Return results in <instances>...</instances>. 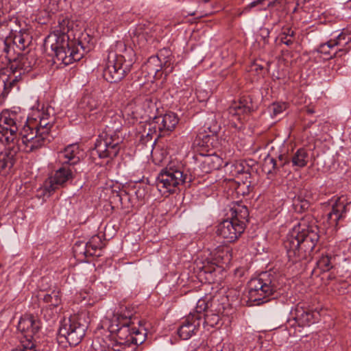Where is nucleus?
I'll return each instance as SVG.
<instances>
[{"label": "nucleus", "mask_w": 351, "mask_h": 351, "mask_svg": "<svg viewBox=\"0 0 351 351\" xmlns=\"http://www.w3.org/2000/svg\"><path fill=\"white\" fill-rule=\"evenodd\" d=\"M38 118L27 117V122L19 133L23 151L27 153L40 149L53 138L51 132L54 126V117L48 112H43Z\"/></svg>", "instance_id": "1"}, {"label": "nucleus", "mask_w": 351, "mask_h": 351, "mask_svg": "<svg viewBox=\"0 0 351 351\" xmlns=\"http://www.w3.org/2000/svg\"><path fill=\"white\" fill-rule=\"evenodd\" d=\"M66 27L65 21L59 23L58 27L51 32L45 40V47L54 52L58 60L66 65L74 61H79L84 56V48L78 43L77 45L69 42L66 34Z\"/></svg>", "instance_id": "2"}, {"label": "nucleus", "mask_w": 351, "mask_h": 351, "mask_svg": "<svg viewBox=\"0 0 351 351\" xmlns=\"http://www.w3.org/2000/svg\"><path fill=\"white\" fill-rule=\"evenodd\" d=\"M117 47L123 49L121 53L110 51L106 59L103 75L110 83L121 80L130 71L135 62V52L131 47H127L123 43H118Z\"/></svg>", "instance_id": "3"}, {"label": "nucleus", "mask_w": 351, "mask_h": 351, "mask_svg": "<svg viewBox=\"0 0 351 351\" xmlns=\"http://www.w3.org/2000/svg\"><path fill=\"white\" fill-rule=\"evenodd\" d=\"M278 282L271 271H265L247 283V302L250 305H261L277 296Z\"/></svg>", "instance_id": "4"}, {"label": "nucleus", "mask_w": 351, "mask_h": 351, "mask_svg": "<svg viewBox=\"0 0 351 351\" xmlns=\"http://www.w3.org/2000/svg\"><path fill=\"white\" fill-rule=\"evenodd\" d=\"M25 122L27 117L24 112L3 110L0 114V141L7 145H17L23 150L19 133Z\"/></svg>", "instance_id": "5"}, {"label": "nucleus", "mask_w": 351, "mask_h": 351, "mask_svg": "<svg viewBox=\"0 0 351 351\" xmlns=\"http://www.w3.org/2000/svg\"><path fill=\"white\" fill-rule=\"evenodd\" d=\"M191 182V178L184 173L183 167L171 162L161 170L156 179V186L164 195L173 193L181 185Z\"/></svg>", "instance_id": "6"}, {"label": "nucleus", "mask_w": 351, "mask_h": 351, "mask_svg": "<svg viewBox=\"0 0 351 351\" xmlns=\"http://www.w3.org/2000/svg\"><path fill=\"white\" fill-rule=\"evenodd\" d=\"M178 121L177 115L171 112L154 117L148 125V132L145 136L141 135L140 142L146 145L152 141L154 134H157L158 137L169 135L174 130Z\"/></svg>", "instance_id": "7"}, {"label": "nucleus", "mask_w": 351, "mask_h": 351, "mask_svg": "<svg viewBox=\"0 0 351 351\" xmlns=\"http://www.w3.org/2000/svg\"><path fill=\"white\" fill-rule=\"evenodd\" d=\"M312 215L303 217L287 234V241H319V228Z\"/></svg>", "instance_id": "8"}, {"label": "nucleus", "mask_w": 351, "mask_h": 351, "mask_svg": "<svg viewBox=\"0 0 351 351\" xmlns=\"http://www.w3.org/2000/svg\"><path fill=\"white\" fill-rule=\"evenodd\" d=\"M121 142L122 138L120 135H113L102 132L96 140L92 154H96L101 158H113L118 155Z\"/></svg>", "instance_id": "9"}, {"label": "nucleus", "mask_w": 351, "mask_h": 351, "mask_svg": "<svg viewBox=\"0 0 351 351\" xmlns=\"http://www.w3.org/2000/svg\"><path fill=\"white\" fill-rule=\"evenodd\" d=\"M86 326L80 322L77 316L64 319L60 324L58 337L64 338L71 346L79 344L85 335Z\"/></svg>", "instance_id": "10"}, {"label": "nucleus", "mask_w": 351, "mask_h": 351, "mask_svg": "<svg viewBox=\"0 0 351 351\" xmlns=\"http://www.w3.org/2000/svg\"><path fill=\"white\" fill-rule=\"evenodd\" d=\"M17 55L12 57L9 67L12 72L28 73L38 64V57L35 50L28 49L26 52L16 51Z\"/></svg>", "instance_id": "11"}, {"label": "nucleus", "mask_w": 351, "mask_h": 351, "mask_svg": "<svg viewBox=\"0 0 351 351\" xmlns=\"http://www.w3.org/2000/svg\"><path fill=\"white\" fill-rule=\"evenodd\" d=\"M93 123H102L105 126L104 132L119 135L122 128V117L113 110H104L101 114L93 115Z\"/></svg>", "instance_id": "12"}, {"label": "nucleus", "mask_w": 351, "mask_h": 351, "mask_svg": "<svg viewBox=\"0 0 351 351\" xmlns=\"http://www.w3.org/2000/svg\"><path fill=\"white\" fill-rule=\"evenodd\" d=\"M75 171V168L62 165V167L55 171L54 175L45 182L43 186L45 191L49 194L54 192L69 180L73 179Z\"/></svg>", "instance_id": "13"}, {"label": "nucleus", "mask_w": 351, "mask_h": 351, "mask_svg": "<svg viewBox=\"0 0 351 351\" xmlns=\"http://www.w3.org/2000/svg\"><path fill=\"white\" fill-rule=\"evenodd\" d=\"M254 110L252 99L250 96H243L238 101H234L228 108L225 114H227L230 121L236 127L235 121H241L245 114L250 113Z\"/></svg>", "instance_id": "14"}, {"label": "nucleus", "mask_w": 351, "mask_h": 351, "mask_svg": "<svg viewBox=\"0 0 351 351\" xmlns=\"http://www.w3.org/2000/svg\"><path fill=\"white\" fill-rule=\"evenodd\" d=\"M294 323L289 320V324L292 328L295 324L298 325V327H304L310 326L314 324L319 319V314L317 311H313L309 308L298 304L295 309L291 313ZM289 333L292 334L291 328L289 329Z\"/></svg>", "instance_id": "15"}, {"label": "nucleus", "mask_w": 351, "mask_h": 351, "mask_svg": "<svg viewBox=\"0 0 351 351\" xmlns=\"http://www.w3.org/2000/svg\"><path fill=\"white\" fill-rule=\"evenodd\" d=\"M245 226L243 223H237L235 221L226 219L217 227V235L223 239H229L228 241H235L244 232Z\"/></svg>", "instance_id": "16"}, {"label": "nucleus", "mask_w": 351, "mask_h": 351, "mask_svg": "<svg viewBox=\"0 0 351 351\" xmlns=\"http://www.w3.org/2000/svg\"><path fill=\"white\" fill-rule=\"evenodd\" d=\"M101 101L98 97L93 94L84 95L79 103V108L83 110L84 118L89 122L93 123V115L101 114L104 111L100 108Z\"/></svg>", "instance_id": "17"}, {"label": "nucleus", "mask_w": 351, "mask_h": 351, "mask_svg": "<svg viewBox=\"0 0 351 351\" xmlns=\"http://www.w3.org/2000/svg\"><path fill=\"white\" fill-rule=\"evenodd\" d=\"M201 323L199 315L189 314L181 322L178 329V335L181 339L187 340L197 333Z\"/></svg>", "instance_id": "18"}, {"label": "nucleus", "mask_w": 351, "mask_h": 351, "mask_svg": "<svg viewBox=\"0 0 351 351\" xmlns=\"http://www.w3.org/2000/svg\"><path fill=\"white\" fill-rule=\"evenodd\" d=\"M82 154V150L80 148L78 144L69 145L58 153V162L61 165L74 168V166L80 162Z\"/></svg>", "instance_id": "19"}, {"label": "nucleus", "mask_w": 351, "mask_h": 351, "mask_svg": "<svg viewBox=\"0 0 351 351\" xmlns=\"http://www.w3.org/2000/svg\"><path fill=\"white\" fill-rule=\"evenodd\" d=\"M308 243H290L287 247V256L292 262L306 259L311 256L314 245H308Z\"/></svg>", "instance_id": "20"}, {"label": "nucleus", "mask_w": 351, "mask_h": 351, "mask_svg": "<svg viewBox=\"0 0 351 351\" xmlns=\"http://www.w3.org/2000/svg\"><path fill=\"white\" fill-rule=\"evenodd\" d=\"M126 317L125 316V318ZM136 323L134 321L123 319L121 324H116L112 322L110 325V331L115 332L117 335V339L119 341L124 342L127 344L130 345V337L132 336V326Z\"/></svg>", "instance_id": "21"}, {"label": "nucleus", "mask_w": 351, "mask_h": 351, "mask_svg": "<svg viewBox=\"0 0 351 351\" xmlns=\"http://www.w3.org/2000/svg\"><path fill=\"white\" fill-rule=\"evenodd\" d=\"M229 210L226 213L228 219L237 223H243L246 226L248 221L249 211L246 206L239 202H232L230 206Z\"/></svg>", "instance_id": "22"}, {"label": "nucleus", "mask_w": 351, "mask_h": 351, "mask_svg": "<svg viewBox=\"0 0 351 351\" xmlns=\"http://www.w3.org/2000/svg\"><path fill=\"white\" fill-rule=\"evenodd\" d=\"M12 74L9 75V80L5 81L4 80L1 82V86L3 87V90L0 95V104H2L8 95L9 94L10 90L14 87L19 89L18 83L22 80V76L25 75V73H22V72L16 71L12 72L11 71Z\"/></svg>", "instance_id": "23"}, {"label": "nucleus", "mask_w": 351, "mask_h": 351, "mask_svg": "<svg viewBox=\"0 0 351 351\" xmlns=\"http://www.w3.org/2000/svg\"><path fill=\"white\" fill-rule=\"evenodd\" d=\"M347 204L338 198L332 206L331 210L327 214V221L330 226H337L338 221L344 217Z\"/></svg>", "instance_id": "24"}, {"label": "nucleus", "mask_w": 351, "mask_h": 351, "mask_svg": "<svg viewBox=\"0 0 351 351\" xmlns=\"http://www.w3.org/2000/svg\"><path fill=\"white\" fill-rule=\"evenodd\" d=\"M162 64L160 63V59L156 56L150 57L147 61L142 66V70L147 73V75L153 80H158L162 75Z\"/></svg>", "instance_id": "25"}, {"label": "nucleus", "mask_w": 351, "mask_h": 351, "mask_svg": "<svg viewBox=\"0 0 351 351\" xmlns=\"http://www.w3.org/2000/svg\"><path fill=\"white\" fill-rule=\"evenodd\" d=\"M12 42V50L16 51H25L29 48L32 42V37L26 30H20L18 33L15 34L13 38L11 39Z\"/></svg>", "instance_id": "26"}, {"label": "nucleus", "mask_w": 351, "mask_h": 351, "mask_svg": "<svg viewBox=\"0 0 351 351\" xmlns=\"http://www.w3.org/2000/svg\"><path fill=\"white\" fill-rule=\"evenodd\" d=\"M200 168L205 173L218 169L221 165V158L216 154L201 155Z\"/></svg>", "instance_id": "27"}, {"label": "nucleus", "mask_w": 351, "mask_h": 351, "mask_svg": "<svg viewBox=\"0 0 351 351\" xmlns=\"http://www.w3.org/2000/svg\"><path fill=\"white\" fill-rule=\"evenodd\" d=\"M156 58L160 59V63L162 66V73L165 76L168 75L173 71V59L171 51L167 49L160 50L157 55Z\"/></svg>", "instance_id": "28"}, {"label": "nucleus", "mask_w": 351, "mask_h": 351, "mask_svg": "<svg viewBox=\"0 0 351 351\" xmlns=\"http://www.w3.org/2000/svg\"><path fill=\"white\" fill-rule=\"evenodd\" d=\"M309 152L304 147L298 149L291 156V162L293 167L303 168L306 167L309 160Z\"/></svg>", "instance_id": "29"}, {"label": "nucleus", "mask_w": 351, "mask_h": 351, "mask_svg": "<svg viewBox=\"0 0 351 351\" xmlns=\"http://www.w3.org/2000/svg\"><path fill=\"white\" fill-rule=\"evenodd\" d=\"M334 47L333 45L329 44V40L325 43L321 44L317 51L322 54L326 56V59H332L336 57H341L343 55L347 53L349 51L348 48H341L337 51L333 55H330V49Z\"/></svg>", "instance_id": "30"}, {"label": "nucleus", "mask_w": 351, "mask_h": 351, "mask_svg": "<svg viewBox=\"0 0 351 351\" xmlns=\"http://www.w3.org/2000/svg\"><path fill=\"white\" fill-rule=\"evenodd\" d=\"M351 43V32L343 29L342 32L334 39L329 40V44L335 46H341L346 48V45Z\"/></svg>", "instance_id": "31"}, {"label": "nucleus", "mask_w": 351, "mask_h": 351, "mask_svg": "<svg viewBox=\"0 0 351 351\" xmlns=\"http://www.w3.org/2000/svg\"><path fill=\"white\" fill-rule=\"evenodd\" d=\"M44 302L48 304L50 306L57 307L61 302V293L59 289L53 290L50 293H45L43 297Z\"/></svg>", "instance_id": "32"}, {"label": "nucleus", "mask_w": 351, "mask_h": 351, "mask_svg": "<svg viewBox=\"0 0 351 351\" xmlns=\"http://www.w3.org/2000/svg\"><path fill=\"white\" fill-rule=\"evenodd\" d=\"M14 163V154L11 152L0 153V173L11 169Z\"/></svg>", "instance_id": "33"}, {"label": "nucleus", "mask_w": 351, "mask_h": 351, "mask_svg": "<svg viewBox=\"0 0 351 351\" xmlns=\"http://www.w3.org/2000/svg\"><path fill=\"white\" fill-rule=\"evenodd\" d=\"M220 309L218 310L217 313H214L213 310H207L205 314L203 315L204 324L209 326L210 327L217 326L221 322V317L219 315Z\"/></svg>", "instance_id": "34"}, {"label": "nucleus", "mask_w": 351, "mask_h": 351, "mask_svg": "<svg viewBox=\"0 0 351 351\" xmlns=\"http://www.w3.org/2000/svg\"><path fill=\"white\" fill-rule=\"evenodd\" d=\"M133 310L130 309L128 307L121 308V310L117 313L116 315H114V319H112V322L116 323V324H121L123 319H125L134 321H137V323L139 324V322L136 319V317H133Z\"/></svg>", "instance_id": "35"}, {"label": "nucleus", "mask_w": 351, "mask_h": 351, "mask_svg": "<svg viewBox=\"0 0 351 351\" xmlns=\"http://www.w3.org/2000/svg\"><path fill=\"white\" fill-rule=\"evenodd\" d=\"M146 339V332L143 328H136L135 325L132 326V336L130 337V345H141Z\"/></svg>", "instance_id": "36"}, {"label": "nucleus", "mask_w": 351, "mask_h": 351, "mask_svg": "<svg viewBox=\"0 0 351 351\" xmlns=\"http://www.w3.org/2000/svg\"><path fill=\"white\" fill-rule=\"evenodd\" d=\"M85 244V251L84 254L86 256H100L99 251L105 247V243H84Z\"/></svg>", "instance_id": "37"}, {"label": "nucleus", "mask_w": 351, "mask_h": 351, "mask_svg": "<svg viewBox=\"0 0 351 351\" xmlns=\"http://www.w3.org/2000/svg\"><path fill=\"white\" fill-rule=\"evenodd\" d=\"M208 129H209L211 134L199 133L197 135L196 141H199L197 143L199 145L206 147H209L210 145L213 144L214 136L217 133V130L215 128L212 130L210 127H208Z\"/></svg>", "instance_id": "38"}, {"label": "nucleus", "mask_w": 351, "mask_h": 351, "mask_svg": "<svg viewBox=\"0 0 351 351\" xmlns=\"http://www.w3.org/2000/svg\"><path fill=\"white\" fill-rule=\"evenodd\" d=\"M226 168L232 177L239 179L241 173H243L247 167L241 162H235L232 164L227 165Z\"/></svg>", "instance_id": "39"}, {"label": "nucleus", "mask_w": 351, "mask_h": 351, "mask_svg": "<svg viewBox=\"0 0 351 351\" xmlns=\"http://www.w3.org/2000/svg\"><path fill=\"white\" fill-rule=\"evenodd\" d=\"M12 50V47L11 45V39L0 38V57L4 56L10 62L12 58L11 54Z\"/></svg>", "instance_id": "40"}, {"label": "nucleus", "mask_w": 351, "mask_h": 351, "mask_svg": "<svg viewBox=\"0 0 351 351\" xmlns=\"http://www.w3.org/2000/svg\"><path fill=\"white\" fill-rule=\"evenodd\" d=\"M289 162H291V158H289L288 156L285 154H280L278 160L269 158L265 161L266 163L269 162V165H271L274 169L283 167Z\"/></svg>", "instance_id": "41"}, {"label": "nucleus", "mask_w": 351, "mask_h": 351, "mask_svg": "<svg viewBox=\"0 0 351 351\" xmlns=\"http://www.w3.org/2000/svg\"><path fill=\"white\" fill-rule=\"evenodd\" d=\"M295 32L290 27H285L280 34V41L287 46L291 45L294 42Z\"/></svg>", "instance_id": "42"}, {"label": "nucleus", "mask_w": 351, "mask_h": 351, "mask_svg": "<svg viewBox=\"0 0 351 351\" xmlns=\"http://www.w3.org/2000/svg\"><path fill=\"white\" fill-rule=\"evenodd\" d=\"M332 257L331 256L325 255L322 256L317 262V265L319 269L323 272L330 271L332 267V263L331 262Z\"/></svg>", "instance_id": "43"}, {"label": "nucleus", "mask_w": 351, "mask_h": 351, "mask_svg": "<svg viewBox=\"0 0 351 351\" xmlns=\"http://www.w3.org/2000/svg\"><path fill=\"white\" fill-rule=\"evenodd\" d=\"M287 107V105L286 103L275 102L269 106L268 109L271 113V117H276L279 114L282 113L284 110H285Z\"/></svg>", "instance_id": "44"}, {"label": "nucleus", "mask_w": 351, "mask_h": 351, "mask_svg": "<svg viewBox=\"0 0 351 351\" xmlns=\"http://www.w3.org/2000/svg\"><path fill=\"white\" fill-rule=\"evenodd\" d=\"M208 309V304L204 300H199L195 310L191 312L189 314H197L199 315L201 321L202 322L203 315L205 314Z\"/></svg>", "instance_id": "45"}, {"label": "nucleus", "mask_w": 351, "mask_h": 351, "mask_svg": "<svg viewBox=\"0 0 351 351\" xmlns=\"http://www.w3.org/2000/svg\"><path fill=\"white\" fill-rule=\"evenodd\" d=\"M294 206L298 212H304L310 206V202L308 200L298 198L294 202Z\"/></svg>", "instance_id": "46"}, {"label": "nucleus", "mask_w": 351, "mask_h": 351, "mask_svg": "<svg viewBox=\"0 0 351 351\" xmlns=\"http://www.w3.org/2000/svg\"><path fill=\"white\" fill-rule=\"evenodd\" d=\"M217 271H220L221 267L213 263H208L202 267V271H204V274L213 275Z\"/></svg>", "instance_id": "47"}, {"label": "nucleus", "mask_w": 351, "mask_h": 351, "mask_svg": "<svg viewBox=\"0 0 351 351\" xmlns=\"http://www.w3.org/2000/svg\"><path fill=\"white\" fill-rule=\"evenodd\" d=\"M130 346V345L129 344L115 340L114 342L112 343V351H125Z\"/></svg>", "instance_id": "48"}, {"label": "nucleus", "mask_w": 351, "mask_h": 351, "mask_svg": "<svg viewBox=\"0 0 351 351\" xmlns=\"http://www.w3.org/2000/svg\"><path fill=\"white\" fill-rule=\"evenodd\" d=\"M238 181H239L241 184H245L246 185L250 186V173L249 172L248 167H247V168L245 169L243 173H241L240 178L238 179Z\"/></svg>", "instance_id": "49"}, {"label": "nucleus", "mask_w": 351, "mask_h": 351, "mask_svg": "<svg viewBox=\"0 0 351 351\" xmlns=\"http://www.w3.org/2000/svg\"><path fill=\"white\" fill-rule=\"evenodd\" d=\"M237 182L238 184L237 187L235 189L237 193L243 196L247 195L250 192V186L245 184H241L239 181H237Z\"/></svg>", "instance_id": "50"}, {"label": "nucleus", "mask_w": 351, "mask_h": 351, "mask_svg": "<svg viewBox=\"0 0 351 351\" xmlns=\"http://www.w3.org/2000/svg\"><path fill=\"white\" fill-rule=\"evenodd\" d=\"M90 351H112L104 346L101 345L98 342H93Z\"/></svg>", "instance_id": "51"}, {"label": "nucleus", "mask_w": 351, "mask_h": 351, "mask_svg": "<svg viewBox=\"0 0 351 351\" xmlns=\"http://www.w3.org/2000/svg\"><path fill=\"white\" fill-rule=\"evenodd\" d=\"M114 197L117 198L121 204H123V199H128L129 200L128 194L125 191H121L119 193H117Z\"/></svg>", "instance_id": "52"}, {"label": "nucleus", "mask_w": 351, "mask_h": 351, "mask_svg": "<svg viewBox=\"0 0 351 351\" xmlns=\"http://www.w3.org/2000/svg\"><path fill=\"white\" fill-rule=\"evenodd\" d=\"M136 101L137 103L143 102L144 105H147V106H149V104H152L151 98L147 96L137 98Z\"/></svg>", "instance_id": "53"}, {"label": "nucleus", "mask_w": 351, "mask_h": 351, "mask_svg": "<svg viewBox=\"0 0 351 351\" xmlns=\"http://www.w3.org/2000/svg\"><path fill=\"white\" fill-rule=\"evenodd\" d=\"M252 69L254 70L257 73H260V71L263 70V66L257 64H254L252 66Z\"/></svg>", "instance_id": "54"}, {"label": "nucleus", "mask_w": 351, "mask_h": 351, "mask_svg": "<svg viewBox=\"0 0 351 351\" xmlns=\"http://www.w3.org/2000/svg\"><path fill=\"white\" fill-rule=\"evenodd\" d=\"M221 351H232V346L230 343L223 344Z\"/></svg>", "instance_id": "55"}, {"label": "nucleus", "mask_w": 351, "mask_h": 351, "mask_svg": "<svg viewBox=\"0 0 351 351\" xmlns=\"http://www.w3.org/2000/svg\"><path fill=\"white\" fill-rule=\"evenodd\" d=\"M4 21H5L4 12L2 10L1 8L0 7V27L1 26V25L4 22Z\"/></svg>", "instance_id": "56"}, {"label": "nucleus", "mask_w": 351, "mask_h": 351, "mask_svg": "<svg viewBox=\"0 0 351 351\" xmlns=\"http://www.w3.org/2000/svg\"><path fill=\"white\" fill-rule=\"evenodd\" d=\"M147 34V32H143L141 33H138L137 36L138 40H142L143 38H145V35Z\"/></svg>", "instance_id": "57"}, {"label": "nucleus", "mask_w": 351, "mask_h": 351, "mask_svg": "<svg viewBox=\"0 0 351 351\" xmlns=\"http://www.w3.org/2000/svg\"><path fill=\"white\" fill-rule=\"evenodd\" d=\"M335 278V275L332 274H328V276H327V278L328 280H332Z\"/></svg>", "instance_id": "58"}, {"label": "nucleus", "mask_w": 351, "mask_h": 351, "mask_svg": "<svg viewBox=\"0 0 351 351\" xmlns=\"http://www.w3.org/2000/svg\"><path fill=\"white\" fill-rule=\"evenodd\" d=\"M132 114L134 119H138V114L137 112H132Z\"/></svg>", "instance_id": "59"}, {"label": "nucleus", "mask_w": 351, "mask_h": 351, "mask_svg": "<svg viewBox=\"0 0 351 351\" xmlns=\"http://www.w3.org/2000/svg\"><path fill=\"white\" fill-rule=\"evenodd\" d=\"M307 112H308V114H313V113H314V110H313V109H311V108H308V109L307 110Z\"/></svg>", "instance_id": "60"}, {"label": "nucleus", "mask_w": 351, "mask_h": 351, "mask_svg": "<svg viewBox=\"0 0 351 351\" xmlns=\"http://www.w3.org/2000/svg\"><path fill=\"white\" fill-rule=\"evenodd\" d=\"M293 335L294 336H298V335H297V333H296L295 329H294V332H293Z\"/></svg>", "instance_id": "61"}, {"label": "nucleus", "mask_w": 351, "mask_h": 351, "mask_svg": "<svg viewBox=\"0 0 351 351\" xmlns=\"http://www.w3.org/2000/svg\"><path fill=\"white\" fill-rule=\"evenodd\" d=\"M204 3H208L210 0H202Z\"/></svg>", "instance_id": "62"}, {"label": "nucleus", "mask_w": 351, "mask_h": 351, "mask_svg": "<svg viewBox=\"0 0 351 351\" xmlns=\"http://www.w3.org/2000/svg\"><path fill=\"white\" fill-rule=\"evenodd\" d=\"M189 15L193 16V15H195V12L189 13Z\"/></svg>", "instance_id": "63"}]
</instances>
